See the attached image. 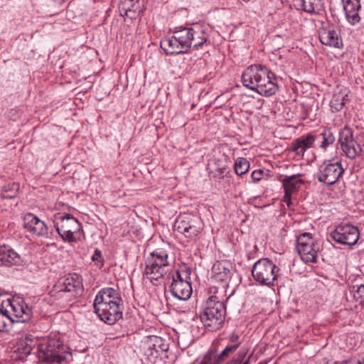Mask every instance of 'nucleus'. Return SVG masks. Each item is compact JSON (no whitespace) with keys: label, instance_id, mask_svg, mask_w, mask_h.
<instances>
[{"label":"nucleus","instance_id":"obj_9","mask_svg":"<svg viewBox=\"0 0 364 364\" xmlns=\"http://www.w3.org/2000/svg\"><path fill=\"white\" fill-rule=\"evenodd\" d=\"M338 144L343 154L350 159H355L361 156L363 148L353 136L351 129L344 127L339 133Z\"/></svg>","mask_w":364,"mask_h":364},{"label":"nucleus","instance_id":"obj_35","mask_svg":"<svg viewBox=\"0 0 364 364\" xmlns=\"http://www.w3.org/2000/svg\"><path fill=\"white\" fill-rule=\"evenodd\" d=\"M216 167L214 169L215 176L218 178H223L228 173V166L225 163L218 161L215 163Z\"/></svg>","mask_w":364,"mask_h":364},{"label":"nucleus","instance_id":"obj_41","mask_svg":"<svg viewBox=\"0 0 364 364\" xmlns=\"http://www.w3.org/2000/svg\"><path fill=\"white\" fill-rule=\"evenodd\" d=\"M339 364H363V362L360 360H357L355 358L349 359L348 360H344Z\"/></svg>","mask_w":364,"mask_h":364},{"label":"nucleus","instance_id":"obj_5","mask_svg":"<svg viewBox=\"0 0 364 364\" xmlns=\"http://www.w3.org/2000/svg\"><path fill=\"white\" fill-rule=\"evenodd\" d=\"M225 308L217 296H212L206 301L203 312L200 314V320L206 328L214 331L219 329L225 320Z\"/></svg>","mask_w":364,"mask_h":364},{"label":"nucleus","instance_id":"obj_29","mask_svg":"<svg viewBox=\"0 0 364 364\" xmlns=\"http://www.w3.org/2000/svg\"><path fill=\"white\" fill-rule=\"evenodd\" d=\"M348 95L343 92L335 93L330 102V106L333 112H338L343 109L346 102Z\"/></svg>","mask_w":364,"mask_h":364},{"label":"nucleus","instance_id":"obj_3","mask_svg":"<svg viewBox=\"0 0 364 364\" xmlns=\"http://www.w3.org/2000/svg\"><path fill=\"white\" fill-rule=\"evenodd\" d=\"M82 291V282L79 274H73L60 278L50 291V295L63 303L71 301Z\"/></svg>","mask_w":364,"mask_h":364},{"label":"nucleus","instance_id":"obj_27","mask_svg":"<svg viewBox=\"0 0 364 364\" xmlns=\"http://www.w3.org/2000/svg\"><path fill=\"white\" fill-rule=\"evenodd\" d=\"M316 141L319 144V147L326 150L327 147L335 142L336 138L330 129H324L321 133L314 136Z\"/></svg>","mask_w":364,"mask_h":364},{"label":"nucleus","instance_id":"obj_44","mask_svg":"<svg viewBox=\"0 0 364 364\" xmlns=\"http://www.w3.org/2000/svg\"><path fill=\"white\" fill-rule=\"evenodd\" d=\"M251 358V355H249L247 360H245L242 364H250V359Z\"/></svg>","mask_w":364,"mask_h":364},{"label":"nucleus","instance_id":"obj_2","mask_svg":"<svg viewBox=\"0 0 364 364\" xmlns=\"http://www.w3.org/2000/svg\"><path fill=\"white\" fill-rule=\"evenodd\" d=\"M38 357L43 362L50 364L68 363L71 354L58 338L44 339L38 346Z\"/></svg>","mask_w":364,"mask_h":364},{"label":"nucleus","instance_id":"obj_1","mask_svg":"<svg viewBox=\"0 0 364 364\" xmlns=\"http://www.w3.org/2000/svg\"><path fill=\"white\" fill-rule=\"evenodd\" d=\"M241 78L245 87L261 95L269 97L278 90L274 75L261 65H252L247 68Z\"/></svg>","mask_w":364,"mask_h":364},{"label":"nucleus","instance_id":"obj_6","mask_svg":"<svg viewBox=\"0 0 364 364\" xmlns=\"http://www.w3.org/2000/svg\"><path fill=\"white\" fill-rule=\"evenodd\" d=\"M0 311L6 316V320L11 322H27L33 315L32 309L21 297L3 301Z\"/></svg>","mask_w":364,"mask_h":364},{"label":"nucleus","instance_id":"obj_34","mask_svg":"<svg viewBox=\"0 0 364 364\" xmlns=\"http://www.w3.org/2000/svg\"><path fill=\"white\" fill-rule=\"evenodd\" d=\"M230 346L237 349L243 341V338L236 331L232 332L228 337Z\"/></svg>","mask_w":364,"mask_h":364},{"label":"nucleus","instance_id":"obj_10","mask_svg":"<svg viewBox=\"0 0 364 364\" xmlns=\"http://www.w3.org/2000/svg\"><path fill=\"white\" fill-rule=\"evenodd\" d=\"M296 248L301 259L305 262H316L318 245L310 233H303L297 237Z\"/></svg>","mask_w":364,"mask_h":364},{"label":"nucleus","instance_id":"obj_15","mask_svg":"<svg viewBox=\"0 0 364 364\" xmlns=\"http://www.w3.org/2000/svg\"><path fill=\"white\" fill-rule=\"evenodd\" d=\"M173 282L170 286L172 295L179 300L186 301L188 299L193 292L191 283L183 279L181 273L178 271L173 274Z\"/></svg>","mask_w":364,"mask_h":364},{"label":"nucleus","instance_id":"obj_40","mask_svg":"<svg viewBox=\"0 0 364 364\" xmlns=\"http://www.w3.org/2000/svg\"><path fill=\"white\" fill-rule=\"evenodd\" d=\"M262 173L263 171L255 170L252 173V178H253L254 181H259L261 179Z\"/></svg>","mask_w":364,"mask_h":364},{"label":"nucleus","instance_id":"obj_31","mask_svg":"<svg viewBox=\"0 0 364 364\" xmlns=\"http://www.w3.org/2000/svg\"><path fill=\"white\" fill-rule=\"evenodd\" d=\"M250 168V163L245 158H238L235 163V171L237 175L242 176L247 173Z\"/></svg>","mask_w":364,"mask_h":364},{"label":"nucleus","instance_id":"obj_16","mask_svg":"<svg viewBox=\"0 0 364 364\" xmlns=\"http://www.w3.org/2000/svg\"><path fill=\"white\" fill-rule=\"evenodd\" d=\"M318 37L323 45L336 48L343 47L340 33L333 26H322L319 30Z\"/></svg>","mask_w":364,"mask_h":364},{"label":"nucleus","instance_id":"obj_20","mask_svg":"<svg viewBox=\"0 0 364 364\" xmlns=\"http://www.w3.org/2000/svg\"><path fill=\"white\" fill-rule=\"evenodd\" d=\"M348 22L355 25L360 21L361 5L360 0H341Z\"/></svg>","mask_w":364,"mask_h":364},{"label":"nucleus","instance_id":"obj_45","mask_svg":"<svg viewBox=\"0 0 364 364\" xmlns=\"http://www.w3.org/2000/svg\"><path fill=\"white\" fill-rule=\"evenodd\" d=\"M1 250H2L1 247H0V252H1ZM0 257H2L1 254L0 255ZM0 264H1V258H0Z\"/></svg>","mask_w":364,"mask_h":364},{"label":"nucleus","instance_id":"obj_36","mask_svg":"<svg viewBox=\"0 0 364 364\" xmlns=\"http://www.w3.org/2000/svg\"><path fill=\"white\" fill-rule=\"evenodd\" d=\"M133 3L134 0H121L119 6L120 11H124L127 16L132 15Z\"/></svg>","mask_w":364,"mask_h":364},{"label":"nucleus","instance_id":"obj_26","mask_svg":"<svg viewBox=\"0 0 364 364\" xmlns=\"http://www.w3.org/2000/svg\"><path fill=\"white\" fill-rule=\"evenodd\" d=\"M213 277L218 282H225L230 278V268L224 262H218L212 268Z\"/></svg>","mask_w":364,"mask_h":364},{"label":"nucleus","instance_id":"obj_22","mask_svg":"<svg viewBox=\"0 0 364 364\" xmlns=\"http://www.w3.org/2000/svg\"><path fill=\"white\" fill-rule=\"evenodd\" d=\"M37 338L31 334L19 338L15 346V351L19 354L20 358H23L31 353L37 343Z\"/></svg>","mask_w":364,"mask_h":364},{"label":"nucleus","instance_id":"obj_14","mask_svg":"<svg viewBox=\"0 0 364 364\" xmlns=\"http://www.w3.org/2000/svg\"><path fill=\"white\" fill-rule=\"evenodd\" d=\"M174 229L186 237L195 239L200 232L201 228L196 225V220L193 216L184 214L177 218L174 224Z\"/></svg>","mask_w":364,"mask_h":364},{"label":"nucleus","instance_id":"obj_17","mask_svg":"<svg viewBox=\"0 0 364 364\" xmlns=\"http://www.w3.org/2000/svg\"><path fill=\"white\" fill-rule=\"evenodd\" d=\"M120 306L121 303L111 304L107 307L104 306L102 310L100 309V307H96L94 309L95 313L102 321L109 325H112L122 316V311Z\"/></svg>","mask_w":364,"mask_h":364},{"label":"nucleus","instance_id":"obj_19","mask_svg":"<svg viewBox=\"0 0 364 364\" xmlns=\"http://www.w3.org/2000/svg\"><path fill=\"white\" fill-rule=\"evenodd\" d=\"M23 227L28 232L36 236L46 235L48 230L44 222L32 213H28L24 216Z\"/></svg>","mask_w":364,"mask_h":364},{"label":"nucleus","instance_id":"obj_8","mask_svg":"<svg viewBox=\"0 0 364 364\" xmlns=\"http://www.w3.org/2000/svg\"><path fill=\"white\" fill-rule=\"evenodd\" d=\"M279 267L269 259L257 260L252 269L254 279L262 285L270 286L279 276Z\"/></svg>","mask_w":364,"mask_h":364},{"label":"nucleus","instance_id":"obj_32","mask_svg":"<svg viewBox=\"0 0 364 364\" xmlns=\"http://www.w3.org/2000/svg\"><path fill=\"white\" fill-rule=\"evenodd\" d=\"M18 189L19 185L18 183H13L11 186L8 185L4 187L3 192L1 193V196L6 199L14 198L17 196Z\"/></svg>","mask_w":364,"mask_h":364},{"label":"nucleus","instance_id":"obj_28","mask_svg":"<svg viewBox=\"0 0 364 364\" xmlns=\"http://www.w3.org/2000/svg\"><path fill=\"white\" fill-rule=\"evenodd\" d=\"M1 264L6 265L16 264L21 262V258L17 252L12 249L1 247Z\"/></svg>","mask_w":364,"mask_h":364},{"label":"nucleus","instance_id":"obj_4","mask_svg":"<svg viewBox=\"0 0 364 364\" xmlns=\"http://www.w3.org/2000/svg\"><path fill=\"white\" fill-rule=\"evenodd\" d=\"M168 254L162 250L151 252L145 261V274L154 285L161 284L164 276L171 269Z\"/></svg>","mask_w":364,"mask_h":364},{"label":"nucleus","instance_id":"obj_30","mask_svg":"<svg viewBox=\"0 0 364 364\" xmlns=\"http://www.w3.org/2000/svg\"><path fill=\"white\" fill-rule=\"evenodd\" d=\"M237 349L230 345H228L224 350L218 355L212 352V357L214 358L217 364H220L225 360L229 356L234 353Z\"/></svg>","mask_w":364,"mask_h":364},{"label":"nucleus","instance_id":"obj_24","mask_svg":"<svg viewBox=\"0 0 364 364\" xmlns=\"http://www.w3.org/2000/svg\"><path fill=\"white\" fill-rule=\"evenodd\" d=\"M315 141L316 138L312 134L302 136L292 142L291 149L296 156H303L305 151L313 146Z\"/></svg>","mask_w":364,"mask_h":364},{"label":"nucleus","instance_id":"obj_33","mask_svg":"<svg viewBox=\"0 0 364 364\" xmlns=\"http://www.w3.org/2000/svg\"><path fill=\"white\" fill-rule=\"evenodd\" d=\"M144 0H134L132 14L128 17H130L131 18H136L137 15L144 10Z\"/></svg>","mask_w":364,"mask_h":364},{"label":"nucleus","instance_id":"obj_38","mask_svg":"<svg viewBox=\"0 0 364 364\" xmlns=\"http://www.w3.org/2000/svg\"><path fill=\"white\" fill-rule=\"evenodd\" d=\"M7 321L6 316L0 311V331H8Z\"/></svg>","mask_w":364,"mask_h":364},{"label":"nucleus","instance_id":"obj_47","mask_svg":"<svg viewBox=\"0 0 364 364\" xmlns=\"http://www.w3.org/2000/svg\"><path fill=\"white\" fill-rule=\"evenodd\" d=\"M335 364H339V363H335Z\"/></svg>","mask_w":364,"mask_h":364},{"label":"nucleus","instance_id":"obj_39","mask_svg":"<svg viewBox=\"0 0 364 364\" xmlns=\"http://www.w3.org/2000/svg\"><path fill=\"white\" fill-rule=\"evenodd\" d=\"M247 353V349L241 348L238 351V353L237 354V358L235 360V363H240V362H242V360L244 359V358L246 356Z\"/></svg>","mask_w":364,"mask_h":364},{"label":"nucleus","instance_id":"obj_23","mask_svg":"<svg viewBox=\"0 0 364 364\" xmlns=\"http://www.w3.org/2000/svg\"><path fill=\"white\" fill-rule=\"evenodd\" d=\"M177 36L173 31L172 36L164 38L161 41V48L166 53V54H179L186 53L183 47L178 40Z\"/></svg>","mask_w":364,"mask_h":364},{"label":"nucleus","instance_id":"obj_13","mask_svg":"<svg viewBox=\"0 0 364 364\" xmlns=\"http://www.w3.org/2000/svg\"><path fill=\"white\" fill-rule=\"evenodd\" d=\"M343 173L344 168L340 161L328 162L320 169L317 173V178L321 183L332 185L339 181Z\"/></svg>","mask_w":364,"mask_h":364},{"label":"nucleus","instance_id":"obj_21","mask_svg":"<svg viewBox=\"0 0 364 364\" xmlns=\"http://www.w3.org/2000/svg\"><path fill=\"white\" fill-rule=\"evenodd\" d=\"M299 175L286 176L282 179V185L284 188V196L283 201L289 206L291 204V197L292 193L296 192L300 185L303 183V180L298 178Z\"/></svg>","mask_w":364,"mask_h":364},{"label":"nucleus","instance_id":"obj_42","mask_svg":"<svg viewBox=\"0 0 364 364\" xmlns=\"http://www.w3.org/2000/svg\"><path fill=\"white\" fill-rule=\"evenodd\" d=\"M101 252L99 250H95L92 259L93 261H99L101 259Z\"/></svg>","mask_w":364,"mask_h":364},{"label":"nucleus","instance_id":"obj_18","mask_svg":"<svg viewBox=\"0 0 364 364\" xmlns=\"http://www.w3.org/2000/svg\"><path fill=\"white\" fill-rule=\"evenodd\" d=\"M122 299L120 298L118 292L113 288H105L101 289L95 296L94 301V308L107 307L111 304H120Z\"/></svg>","mask_w":364,"mask_h":364},{"label":"nucleus","instance_id":"obj_46","mask_svg":"<svg viewBox=\"0 0 364 364\" xmlns=\"http://www.w3.org/2000/svg\"><path fill=\"white\" fill-rule=\"evenodd\" d=\"M363 304L364 305V300H363Z\"/></svg>","mask_w":364,"mask_h":364},{"label":"nucleus","instance_id":"obj_12","mask_svg":"<svg viewBox=\"0 0 364 364\" xmlns=\"http://www.w3.org/2000/svg\"><path fill=\"white\" fill-rule=\"evenodd\" d=\"M330 237L338 243L351 246L358 242L360 233L357 227L346 224L337 226L331 232Z\"/></svg>","mask_w":364,"mask_h":364},{"label":"nucleus","instance_id":"obj_37","mask_svg":"<svg viewBox=\"0 0 364 364\" xmlns=\"http://www.w3.org/2000/svg\"><path fill=\"white\" fill-rule=\"evenodd\" d=\"M198 364H217L212 357V352H208Z\"/></svg>","mask_w":364,"mask_h":364},{"label":"nucleus","instance_id":"obj_25","mask_svg":"<svg viewBox=\"0 0 364 364\" xmlns=\"http://www.w3.org/2000/svg\"><path fill=\"white\" fill-rule=\"evenodd\" d=\"M295 5L306 13H318L322 9V0H294Z\"/></svg>","mask_w":364,"mask_h":364},{"label":"nucleus","instance_id":"obj_43","mask_svg":"<svg viewBox=\"0 0 364 364\" xmlns=\"http://www.w3.org/2000/svg\"><path fill=\"white\" fill-rule=\"evenodd\" d=\"M358 293H364V284H361L358 287Z\"/></svg>","mask_w":364,"mask_h":364},{"label":"nucleus","instance_id":"obj_7","mask_svg":"<svg viewBox=\"0 0 364 364\" xmlns=\"http://www.w3.org/2000/svg\"><path fill=\"white\" fill-rule=\"evenodd\" d=\"M174 32L186 53L191 48L202 46L206 43L208 37L205 29L199 25L176 28Z\"/></svg>","mask_w":364,"mask_h":364},{"label":"nucleus","instance_id":"obj_11","mask_svg":"<svg viewBox=\"0 0 364 364\" xmlns=\"http://www.w3.org/2000/svg\"><path fill=\"white\" fill-rule=\"evenodd\" d=\"M55 227L63 240L73 242L76 240L75 235L80 230V224L74 217L65 215L60 217Z\"/></svg>","mask_w":364,"mask_h":364}]
</instances>
